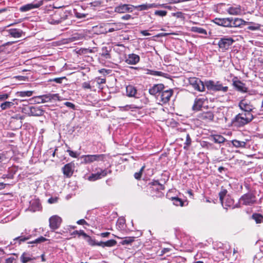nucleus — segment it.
<instances>
[{"label":"nucleus","instance_id":"obj_1","mask_svg":"<svg viewBox=\"0 0 263 263\" xmlns=\"http://www.w3.org/2000/svg\"><path fill=\"white\" fill-rule=\"evenodd\" d=\"M254 119L253 114L239 113L236 115L231 121V125L235 127H241L249 123Z\"/></svg>","mask_w":263,"mask_h":263},{"label":"nucleus","instance_id":"obj_2","mask_svg":"<svg viewBox=\"0 0 263 263\" xmlns=\"http://www.w3.org/2000/svg\"><path fill=\"white\" fill-rule=\"evenodd\" d=\"M205 86L208 90L213 91H221L226 92L228 90V87L223 86L219 81L214 82L212 80L205 81Z\"/></svg>","mask_w":263,"mask_h":263},{"label":"nucleus","instance_id":"obj_3","mask_svg":"<svg viewBox=\"0 0 263 263\" xmlns=\"http://www.w3.org/2000/svg\"><path fill=\"white\" fill-rule=\"evenodd\" d=\"M239 202L240 204L244 205L251 206L256 203V197L255 194L252 192H248L243 195L239 199Z\"/></svg>","mask_w":263,"mask_h":263},{"label":"nucleus","instance_id":"obj_4","mask_svg":"<svg viewBox=\"0 0 263 263\" xmlns=\"http://www.w3.org/2000/svg\"><path fill=\"white\" fill-rule=\"evenodd\" d=\"M104 158V154L87 155L81 157L82 163L84 164H90L95 161H103Z\"/></svg>","mask_w":263,"mask_h":263},{"label":"nucleus","instance_id":"obj_5","mask_svg":"<svg viewBox=\"0 0 263 263\" xmlns=\"http://www.w3.org/2000/svg\"><path fill=\"white\" fill-rule=\"evenodd\" d=\"M38 103H44L51 102L52 100H61L58 93H47L35 97Z\"/></svg>","mask_w":263,"mask_h":263},{"label":"nucleus","instance_id":"obj_6","mask_svg":"<svg viewBox=\"0 0 263 263\" xmlns=\"http://www.w3.org/2000/svg\"><path fill=\"white\" fill-rule=\"evenodd\" d=\"M44 0H34L31 3H28L21 6L19 10L22 12H26L31 10L37 9L44 4Z\"/></svg>","mask_w":263,"mask_h":263},{"label":"nucleus","instance_id":"obj_7","mask_svg":"<svg viewBox=\"0 0 263 263\" xmlns=\"http://www.w3.org/2000/svg\"><path fill=\"white\" fill-rule=\"evenodd\" d=\"M25 114L29 116H41L43 115L44 110L42 107L34 106H28L23 109Z\"/></svg>","mask_w":263,"mask_h":263},{"label":"nucleus","instance_id":"obj_8","mask_svg":"<svg viewBox=\"0 0 263 263\" xmlns=\"http://www.w3.org/2000/svg\"><path fill=\"white\" fill-rule=\"evenodd\" d=\"M189 83L195 90L202 92L205 90V83L200 79L196 77H190L188 79Z\"/></svg>","mask_w":263,"mask_h":263},{"label":"nucleus","instance_id":"obj_9","mask_svg":"<svg viewBox=\"0 0 263 263\" xmlns=\"http://www.w3.org/2000/svg\"><path fill=\"white\" fill-rule=\"evenodd\" d=\"M135 10V6L130 4H121L115 8V12L119 13H130Z\"/></svg>","mask_w":263,"mask_h":263},{"label":"nucleus","instance_id":"obj_10","mask_svg":"<svg viewBox=\"0 0 263 263\" xmlns=\"http://www.w3.org/2000/svg\"><path fill=\"white\" fill-rule=\"evenodd\" d=\"M173 94V90L172 89H169L166 90H162L157 97V100L161 102V104H165L167 103Z\"/></svg>","mask_w":263,"mask_h":263},{"label":"nucleus","instance_id":"obj_11","mask_svg":"<svg viewBox=\"0 0 263 263\" xmlns=\"http://www.w3.org/2000/svg\"><path fill=\"white\" fill-rule=\"evenodd\" d=\"M240 109L245 114H252V111L254 108L253 106L249 102L245 100L240 101L238 104Z\"/></svg>","mask_w":263,"mask_h":263},{"label":"nucleus","instance_id":"obj_12","mask_svg":"<svg viewBox=\"0 0 263 263\" xmlns=\"http://www.w3.org/2000/svg\"><path fill=\"white\" fill-rule=\"evenodd\" d=\"M234 40L231 37H223L220 39L218 43L219 47L223 51L228 49L230 46L234 43Z\"/></svg>","mask_w":263,"mask_h":263},{"label":"nucleus","instance_id":"obj_13","mask_svg":"<svg viewBox=\"0 0 263 263\" xmlns=\"http://www.w3.org/2000/svg\"><path fill=\"white\" fill-rule=\"evenodd\" d=\"M110 170L107 169L101 170L100 172L91 174L88 178L90 181H95L106 176L108 174L111 173Z\"/></svg>","mask_w":263,"mask_h":263},{"label":"nucleus","instance_id":"obj_14","mask_svg":"<svg viewBox=\"0 0 263 263\" xmlns=\"http://www.w3.org/2000/svg\"><path fill=\"white\" fill-rule=\"evenodd\" d=\"M62 221V218L57 215L51 216L49 220L50 228L53 230L58 229L60 227Z\"/></svg>","mask_w":263,"mask_h":263},{"label":"nucleus","instance_id":"obj_15","mask_svg":"<svg viewBox=\"0 0 263 263\" xmlns=\"http://www.w3.org/2000/svg\"><path fill=\"white\" fill-rule=\"evenodd\" d=\"M232 82L233 85L238 91L241 92H247L248 91V88L246 87V84L238 80L237 78H234Z\"/></svg>","mask_w":263,"mask_h":263},{"label":"nucleus","instance_id":"obj_16","mask_svg":"<svg viewBox=\"0 0 263 263\" xmlns=\"http://www.w3.org/2000/svg\"><path fill=\"white\" fill-rule=\"evenodd\" d=\"M164 88V86L162 84H154L149 89L148 92L150 95L155 96H157L158 97V95H160Z\"/></svg>","mask_w":263,"mask_h":263},{"label":"nucleus","instance_id":"obj_17","mask_svg":"<svg viewBox=\"0 0 263 263\" xmlns=\"http://www.w3.org/2000/svg\"><path fill=\"white\" fill-rule=\"evenodd\" d=\"M206 101V99L204 98H196L194 102V104L192 106V110L195 111H197L202 108L205 101Z\"/></svg>","mask_w":263,"mask_h":263},{"label":"nucleus","instance_id":"obj_18","mask_svg":"<svg viewBox=\"0 0 263 263\" xmlns=\"http://www.w3.org/2000/svg\"><path fill=\"white\" fill-rule=\"evenodd\" d=\"M198 117L200 120L208 122L213 120L214 115L212 111H208L200 113Z\"/></svg>","mask_w":263,"mask_h":263},{"label":"nucleus","instance_id":"obj_19","mask_svg":"<svg viewBox=\"0 0 263 263\" xmlns=\"http://www.w3.org/2000/svg\"><path fill=\"white\" fill-rule=\"evenodd\" d=\"M213 22L216 24L224 27H231L230 17L228 18H215Z\"/></svg>","mask_w":263,"mask_h":263},{"label":"nucleus","instance_id":"obj_20","mask_svg":"<svg viewBox=\"0 0 263 263\" xmlns=\"http://www.w3.org/2000/svg\"><path fill=\"white\" fill-rule=\"evenodd\" d=\"M233 204L234 200L230 196L227 195L225 199L223 200V205H222L223 207L226 209H228V208L231 206H232V209L240 207V205L238 204H236L235 205H233Z\"/></svg>","mask_w":263,"mask_h":263},{"label":"nucleus","instance_id":"obj_21","mask_svg":"<svg viewBox=\"0 0 263 263\" xmlns=\"http://www.w3.org/2000/svg\"><path fill=\"white\" fill-rule=\"evenodd\" d=\"M230 20L231 24V27H240L249 23V22H246L239 18H233L232 17H230Z\"/></svg>","mask_w":263,"mask_h":263},{"label":"nucleus","instance_id":"obj_22","mask_svg":"<svg viewBox=\"0 0 263 263\" xmlns=\"http://www.w3.org/2000/svg\"><path fill=\"white\" fill-rule=\"evenodd\" d=\"M73 167V164L71 163H69L65 164L62 168L63 173L66 177L69 178L72 175Z\"/></svg>","mask_w":263,"mask_h":263},{"label":"nucleus","instance_id":"obj_23","mask_svg":"<svg viewBox=\"0 0 263 263\" xmlns=\"http://www.w3.org/2000/svg\"><path fill=\"white\" fill-rule=\"evenodd\" d=\"M140 61V57L138 55L132 53L128 54L125 62L128 64L135 65Z\"/></svg>","mask_w":263,"mask_h":263},{"label":"nucleus","instance_id":"obj_24","mask_svg":"<svg viewBox=\"0 0 263 263\" xmlns=\"http://www.w3.org/2000/svg\"><path fill=\"white\" fill-rule=\"evenodd\" d=\"M60 17L59 13L56 11L54 14L50 15L47 19L48 22L52 25H56L61 23Z\"/></svg>","mask_w":263,"mask_h":263},{"label":"nucleus","instance_id":"obj_25","mask_svg":"<svg viewBox=\"0 0 263 263\" xmlns=\"http://www.w3.org/2000/svg\"><path fill=\"white\" fill-rule=\"evenodd\" d=\"M57 12L58 13H59V17H60V20L61 21V23L68 19V17L71 15V12L67 10H60Z\"/></svg>","mask_w":263,"mask_h":263},{"label":"nucleus","instance_id":"obj_26","mask_svg":"<svg viewBox=\"0 0 263 263\" xmlns=\"http://www.w3.org/2000/svg\"><path fill=\"white\" fill-rule=\"evenodd\" d=\"M158 5H157V4L153 3V4H142L138 6H135V9H137L139 10L142 11V10H146L150 8H157Z\"/></svg>","mask_w":263,"mask_h":263},{"label":"nucleus","instance_id":"obj_27","mask_svg":"<svg viewBox=\"0 0 263 263\" xmlns=\"http://www.w3.org/2000/svg\"><path fill=\"white\" fill-rule=\"evenodd\" d=\"M80 233H77L79 235H83L86 239L89 245L91 246H98V243L99 242H96L95 240L93 239L90 236L87 235L83 231H80Z\"/></svg>","mask_w":263,"mask_h":263},{"label":"nucleus","instance_id":"obj_28","mask_svg":"<svg viewBox=\"0 0 263 263\" xmlns=\"http://www.w3.org/2000/svg\"><path fill=\"white\" fill-rule=\"evenodd\" d=\"M117 243V241L114 239H110L106 241H100L99 243H98L99 246H101L103 248L105 247H111L115 246Z\"/></svg>","mask_w":263,"mask_h":263},{"label":"nucleus","instance_id":"obj_29","mask_svg":"<svg viewBox=\"0 0 263 263\" xmlns=\"http://www.w3.org/2000/svg\"><path fill=\"white\" fill-rule=\"evenodd\" d=\"M8 31L11 36L15 38L20 37L23 33L21 30L16 28L10 29Z\"/></svg>","mask_w":263,"mask_h":263},{"label":"nucleus","instance_id":"obj_30","mask_svg":"<svg viewBox=\"0 0 263 263\" xmlns=\"http://www.w3.org/2000/svg\"><path fill=\"white\" fill-rule=\"evenodd\" d=\"M127 96L129 97H135L137 93V89L133 85H128L126 88Z\"/></svg>","mask_w":263,"mask_h":263},{"label":"nucleus","instance_id":"obj_31","mask_svg":"<svg viewBox=\"0 0 263 263\" xmlns=\"http://www.w3.org/2000/svg\"><path fill=\"white\" fill-rule=\"evenodd\" d=\"M227 11L231 15H238L241 12V9L239 6L230 7L227 9Z\"/></svg>","mask_w":263,"mask_h":263},{"label":"nucleus","instance_id":"obj_32","mask_svg":"<svg viewBox=\"0 0 263 263\" xmlns=\"http://www.w3.org/2000/svg\"><path fill=\"white\" fill-rule=\"evenodd\" d=\"M211 139L216 143H223L225 142L226 139L219 135H214L211 137Z\"/></svg>","mask_w":263,"mask_h":263},{"label":"nucleus","instance_id":"obj_33","mask_svg":"<svg viewBox=\"0 0 263 263\" xmlns=\"http://www.w3.org/2000/svg\"><path fill=\"white\" fill-rule=\"evenodd\" d=\"M125 226V219L124 218H120L116 223V229L118 230H124Z\"/></svg>","mask_w":263,"mask_h":263},{"label":"nucleus","instance_id":"obj_34","mask_svg":"<svg viewBox=\"0 0 263 263\" xmlns=\"http://www.w3.org/2000/svg\"><path fill=\"white\" fill-rule=\"evenodd\" d=\"M247 141H241L237 140H233L232 141L233 145L236 147H247Z\"/></svg>","mask_w":263,"mask_h":263},{"label":"nucleus","instance_id":"obj_35","mask_svg":"<svg viewBox=\"0 0 263 263\" xmlns=\"http://www.w3.org/2000/svg\"><path fill=\"white\" fill-rule=\"evenodd\" d=\"M119 29V25L115 23L109 24L108 26H106L105 28L106 32H112L114 31L118 30Z\"/></svg>","mask_w":263,"mask_h":263},{"label":"nucleus","instance_id":"obj_36","mask_svg":"<svg viewBox=\"0 0 263 263\" xmlns=\"http://www.w3.org/2000/svg\"><path fill=\"white\" fill-rule=\"evenodd\" d=\"M120 110L121 111H128L129 109H132V110L135 109H140V107L138 106L135 104H130V105H126L124 106L119 107Z\"/></svg>","mask_w":263,"mask_h":263},{"label":"nucleus","instance_id":"obj_37","mask_svg":"<svg viewBox=\"0 0 263 263\" xmlns=\"http://www.w3.org/2000/svg\"><path fill=\"white\" fill-rule=\"evenodd\" d=\"M35 259V258L34 257H31L30 255L26 252L23 253L21 256V260L22 263H27V262Z\"/></svg>","mask_w":263,"mask_h":263},{"label":"nucleus","instance_id":"obj_38","mask_svg":"<svg viewBox=\"0 0 263 263\" xmlns=\"http://www.w3.org/2000/svg\"><path fill=\"white\" fill-rule=\"evenodd\" d=\"M33 91L30 90L17 91L16 93L17 97H30L33 95Z\"/></svg>","mask_w":263,"mask_h":263},{"label":"nucleus","instance_id":"obj_39","mask_svg":"<svg viewBox=\"0 0 263 263\" xmlns=\"http://www.w3.org/2000/svg\"><path fill=\"white\" fill-rule=\"evenodd\" d=\"M191 31L194 32L198 33L199 34H202L204 35H206L207 32L205 29L196 26H194L191 28Z\"/></svg>","mask_w":263,"mask_h":263},{"label":"nucleus","instance_id":"obj_40","mask_svg":"<svg viewBox=\"0 0 263 263\" xmlns=\"http://www.w3.org/2000/svg\"><path fill=\"white\" fill-rule=\"evenodd\" d=\"M252 218L255 221L256 223H260L263 221V216L259 213H254L252 215Z\"/></svg>","mask_w":263,"mask_h":263},{"label":"nucleus","instance_id":"obj_41","mask_svg":"<svg viewBox=\"0 0 263 263\" xmlns=\"http://www.w3.org/2000/svg\"><path fill=\"white\" fill-rule=\"evenodd\" d=\"M14 105L13 102L6 101L4 103H2L0 107L2 110H5L8 108H10Z\"/></svg>","mask_w":263,"mask_h":263},{"label":"nucleus","instance_id":"obj_42","mask_svg":"<svg viewBox=\"0 0 263 263\" xmlns=\"http://www.w3.org/2000/svg\"><path fill=\"white\" fill-rule=\"evenodd\" d=\"M248 24H250L247 29L250 30H258L260 29V25L257 23H254L253 22H249Z\"/></svg>","mask_w":263,"mask_h":263},{"label":"nucleus","instance_id":"obj_43","mask_svg":"<svg viewBox=\"0 0 263 263\" xmlns=\"http://www.w3.org/2000/svg\"><path fill=\"white\" fill-rule=\"evenodd\" d=\"M227 190L226 189H222L219 193V199L222 205H223V200L225 199L226 197L227 196Z\"/></svg>","mask_w":263,"mask_h":263},{"label":"nucleus","instance_id":"obj_44","mask_svg":"<svg viewBox=\"0 0 263 263\" xmlns=\"http://www.w3.org/2000/svg\"><path fill=\"white\" fill-rule=\"evenodd\" d=\"M46 240H47V239L45 238L44 237L41 236V237L35 239L34 240L28 242V244H37V243H40L43 242H44Z\"/></svg>","mask_w":263,"mask_h":263},{"label":"nucleus","instance_id":"obj_45","mask_svg":"<svg viewBox=\"0 0 263 263\" xmlns=\"http://www.w3.org/2000/svg\"><path fill=\"white\" fill-rule=\"evenodd\" d=\"M95 82L97 83V84L99 85L98 87H100V85L102 84H105L106 83V79L104 78H101L100 77H97L95 79L94 81H91L92 84H94Z\"/></svg>","mask_w":263,"mask_h":263},{"label":"nucleus","instance_id":"obj_46","mask_svg":"<svg viewBox=\"0 0 263 263\" xmlns=\"http://www.w3.org/2000/svg\"><path fill=\"white\" fill-rule=\"evenodd\" d=\"M192 143V140L189 134H187L186 136V140L184 144V149H187Z\"/></svg>","mask_w":263,"mask_h":263},{"label":"nucleus","instance_id":"obj_47","mask_svg":"<svg viewBox=\"0 0 263 263\" xmlns=\"http://www.w3.org/2000/svg\"><path fill=\"white\" fill-rule=\"evenodd\" d=\"M172 200L173 201V203L176 205H183V201L181 200V199L179 198L178 197H173L172 198Z\"/></svg>","mask_w":263,"mask_h":263},{"label":"nucleus","instance_id":"obj_48","mask_svg":"<svg viewBox=\"0 0 263 263\" xmlns=\"http://www.w3.org/2000/svg\"><path fill=\"white\" fill-rule=\"evenodd\" d=\"M152 184L153 185H158L159 186V188H157L156 190L157 191H158L159 190H164V186L160 183L159 181L158 180H154L152 182Z\"/></svg>","mask_w":263,"mask_h":263},{"label":"nucleus","instance_id":"obj_49","mask_svg":"<svg viewBox=\"0 0 263 263\" xmlns=\"http://www.w3.org/2000/svg\"><path fill=\"white\" fill-rule=\"evenodd\" d=\"M29 236H21L19 237H17L15 238L14 240L18 241V243L20 244L22 242H24L27 240H28L29 239Z\"/></svg>","mask_w":263,"mask_h":263},{"label":"nucleus","instance_id":"obj_50","mask_svg":"<svg viewBox=\"0 0 263 263\" xmlns=\"http://www.w3.org/2000/svg\"><path fill=\"white\" fill-rule=\"evenodd\" d=\"M167 13V11L165 10H156L154 14L157 16L163 17L166 15Z\"/></svg>","mask_w":263,"mask_h":263},{"label":"nucleus","instance_id":"obj_51","mask_svg":"<svg viewBox=\"0 0 263 263\" xmlns=\"http://www.w3.org/2000/svg\"><path fill=\"white\" fill-rule=\"evenodd\" d=\"M144 168V166H142L140 170L138 172L135 173L134 177L136 179L139 180L141 179L142 174V172H143Z\"/></svg>","mask_w":263,"mask_h":263},{"label":"nucleus","instance_id":"obj_52","mask_svg":"<svg viewBox=\"0 0 263 263\" xmlns=\"http://www.w3.org/2000/svg\"><path fill=\"white\" fill-rule=\"evenodd\" d=\"M134 241V238L133 237H128V238H125L124 240H123L121 243L122 245H128L130 244Z\"/></svg>","mask_w":263,"mask_h":263},{"label":"nucleus","instance_id":"obj_53","mask_svg":"<svg viewBox=\"0 0 263 263\" xmlns=\"http://www.w3.org/2000/svg\"><path fill=\"white\" fill-rule=\"evenodd\" d=\"M77 223L78 224L83 225L84 226V228L85 229H87V227L85 226H89V224H88L83 219H80V220H79L78 221H77Z\"/></svg>","mask_w":263,"mask_h":263},{"label":"nucleus","instance_id":"obj_54","mask_svg":"<svg viewBox=\"0 0 263 263\" xmlns=\"http://www.w3.org/2000/svg\"><path fill=\"white\" fill-rule=\"evenodd\" d=\"M67 152L68 153L69 155L72 158H76L79 156V154L76 152H73L70 149H68Z\"/></svg>","mask_w":263,"mask_h":263},{"label":"nucleus","instance_id":"obj_55","mask_svg":"<svg viewBox=\"0 0 263 263\" xmlns=\"http://www.w3.org/2000/svg\"><path fill=\"white\" fill-rule=\"evenodd\" d=\"M82 87L84 89H88L90 90L92 89V86L90 85V83L87 82H85L82 84Z\"/></svg>","mask_w":263,"mask_h":263},{"label":"nucleus","instance_id":"obj_56","mask_svg":"<svg viewBox=\"0 0 263 263\" xmlns=\"http://www.w3.org/2000/svg\"><path fill=\"white\" fill-rule=\"evenodd\" d=\"M9 97V94L5 93L0 95V102L7 100Z\"/></svg>","mask_w":263,"mask_h":263},{"label":"nucleus","instance_id":"obj_57","mask_svg":"<svg viewBox=\"0 0 263 263\" xmlns=\"http://www.w3.org/2000/svg\"><path fill=\"white\" fill-rule=\"evenodd\" d=\"M64 104L67 107H68L70 108L73 109H75V107H76L75 105L74 104H73L72 103L70 102H66Z\"/></svg>","mask_w":263,"mask_h":263},{"label":"nucleus","instance_id":"obj_58","mask_svg":"<svg viewBox=\"0 0 263 263\" xmlns=\"http://www.w3.org/2000/svg\"><path fill=\"white\" fill-rule=\"evenodd\" d=\"M58 198L57 197H51L48 199V202L50 204L56 203L58 201Z\"/></svg>","mask_w":263,"mask_h":263},{"label":"nucleus","instance_id":"obj_59","mask_svg":"<svg viewBox=\"0 0 263 263\" xmlns=\"http://www.w3.org/2000/svg\"><path fill=\"white\" fill-rule=\"evenodd\" d=\"M64 78H54L52 80H51V81L55 82L57 83L61 84L62 83V81L63 80Z\"/></svg>","mask_w":263,"mask_h":263},{"label":"nucleus","instance_id":"obj_60","mask_svg":"<svg viewBox=\"0 0 263 263\" xmlns=\"http://www.w3.org/2000/svg\"><path fill=\"white\" fill-rule=\"evenodd\" d=\"M7 161L6 155L3 153H0V163Z\"/></svg>","mask_w":263,"mask_h":263},{"label":"nucleus","instance_id":"obj_61","mask_svg":"<svg viewBox=\"0 0 263 263\" xmlns=\"http://www.w3.org/2000/svg\"><path fill=\"white\" fill-rule=\"evenodd\" d=\"M172 16H175L177 18H180L182 16V13L181 12H177L175 13H172Z\"/></svg>","mask_w":263,"mask_h":263},{"label":"nucleus","instance_id":"obj_62","mask_svg":"<svg viewBox=\"0 0 263 263\" xmlns=\"http://www.w3.org/2000/svg\"><path fill=\"white\" fill-rule=\"evenodd\" d=\"M15 260V258L13 257H10L6 259L5 263H13Z\"/></svg>","mask_w":263,"mask_h":263},{"label":"nucleus","instance_id":"obj_63","mask_svg":"<svg viewBox=\"0 0 263 263\" xmlns=\"http://www.w3.org/2000/svg\"><path fill=\"white\" fill-rule=\"evenodd\" d=\"M102 56L105 58L106 59H109L110 58V55L107 50H106L105 52H103L102 54Z\"/></svg>","mask_w":263,"mask_h":263},{"label":"nucleus","instance_id":"obj_64","mask_svg":"<svg viewBox=\"0 0 263 263\" xmlns=\"http://www.w3.org/2000/svg\"><path fill=\"white\" fill-rule=\"evenodd\" d=\"M132 18V15L130 14H127L122 16L121 17L122 20H129Z\"/></svg>","mask_w":263,"mask_h":263}]
</instances>
